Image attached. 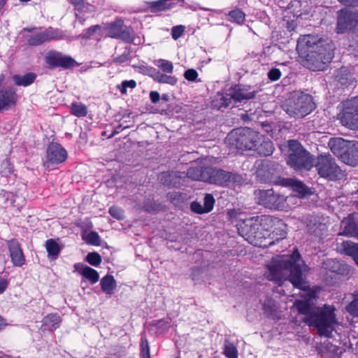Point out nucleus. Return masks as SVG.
I'll return each instance as SVG.
<instances>
[{
    "mask_svg": "<svg viewBox=\"0 0 358 358\" xmlns=\"http://www.w3.org/2000/svg\"><path fill=\"white\" fill-rule=\"evenodd\" d=\"M8 282L3 278L0 279V294H2L6 289Z\"/></svg>",
    "mask_w": 358,
    "mask_h": 358,
    "instance_id": "59",
    "label": "nucleus"
},
{
    "mask_svg": "<svg viewBox=\"0 0 358 358\" xmlns=\"http://www.w3.org/2000/svg\"><path fill=\"white\" fill-rule=\"evenodd\" d=\"M6 196L7 201H10V205L13 204V203L15 201V199L17 198L16 196H15L13 194L10 193V192L9 193H6Z\"/></svg>",
    "mask_w": 358,
    "mask_h": 358,
    "instance_id": "61",
    "label": "nucleus"
},
{
    "mask_svg": "<svg viewBox=\"0 0 358 358\" xmlns=\"http://www.w3.org/2000/svg\"><path fill=\"white\" fill-rule=\"evenodd\" d=\"M85 260L92 266H97L101 263V257L97 252H90L85 257Z\"/></svg>",
    "mask_w": 358,
    "mask_h": 358,
    "instance_id": "43",
    "label": "nucleus"
},
{
    "mask_svg": "<svg viewBox=\"0 0 358 358\" xmlns=\"http://www.w3.org/2000/svg\"><path fill=\"white\" fill-rule=\"evenodd\" d=\"M238 232L250 243L261 248H267L274 244V241L266 240V234L260 231L255 217L241 220L237 224Z\"/></svg>",
    "mask_w": 358,
    "mask_h": 358,
    "instance_id": "6",
    "label": "nucleus"
},
{
    "mask_svg": "<svg viewBox=\"0 0 358 358\" xmlns=\"http://www.w3.org/2000/svg\"><path fill=\"white\" fill-rule=\"evenodd\" d=\"M136 87V82L134 80H124L117 86L122 94H126L128 90H133Z\"/></svg>",
    "mask_w": 358,
    "mask_h": 358,
    "instance_id": "42",
    "label": "nucleus"
},
{
    "mask_svg": "<svg viewBox=\"0 0 358 358\" xmlns=\"http://www.w3.org/2000/svg\"><path fill=\"white\" fill-rule=\"evenodd\" d=\"M345 310L353 317H358V290L352 294V300L345 306Z\"/></svg>",
    "mask_w": 358,
    "mask_h": 358,
    "instance_id": "36",
    "label": "nucleus"
},
{
    "mask_svg": "<svg viewBox=\"0 0 358 358\" xmlns=\"http://www.w3.org/2000/svg\"><path fill=\"white\" fill-rule=\"evenodd\" d=\"M229 90L231 97L236 103L252 99L258 92L253 87L244 84L234 85L231 87Z\"/></svg>",
    "mask_w": 358,
    "mask_h": 358,
    "instance_id": "13",
    "label": "nucleus"
},
{
    "mask_svg": "<svg viewBox=\"0 0 358 358\" xmlns=\"http://www.w3.org/2000/svg\"><path fill=\"white\" fill-rule=\"evenodd\" d=\"M99 29L100 28L99 26H94V27H92L89 28L87 29L86 34H85L84 37H85V38L90 37L92 34V33L95 32V31L96 29Z\"/></svg>",
    "mask_w": 358,
    "mask_h": 358,
    "instance_id": "60",
    "label": "nucleus"
},
{
    "mask_svg": "<svg viewBox=\"0 0 358 358\" xmlns=\"http://www.w3.org/2000/svg\"><path fill=\"white\" fill-rule=\"evenodd\" d=\"M122 28L123 22L118 20L108 27V34L112 38H118L122 32Z\"/></svg>",
    "mask_w": 358,
    "mask_h": 358,
    "instance_id": "37",
    "label": "nucleus"
},
{
    "mask_svg": "<svg viewBox=\"0 0 358 358\" xmlns=\"http://www.w3.org/2000/svg\"><path fill=\"white\" fill-rule=\"evenodd\" d=\"M11 262L15 266H22L25 263V257L19 243L15 240L8 242Z\"/></svg>",
    "mask_w": 358,
    "mask_h": 358,
    "instance_id": "20",
    "label": "nucleus"
},
{
    "mask_svg": "<svg viewBox=\"0 0 358 358\" xmlns=\"http://www.w3.org/2000/svg\"><path fill=\"white\" fill-rule=\"evenodd\" d=\"M109 213L113 217L117 220H122L124 217L122 209L117 206L110 207L109 208Z\"/></svg>",
    "mask_w": 358,
    "mask_h": 358,
    "instance_id": "49",
    "label": "nucleus"
},
{
    "mask_svg": "<svg viewBox=\"0 0 358 358\" xmlns=\"http://www.w3.org/2000/svg\"><path fill=\"white\" fill-rule=\"evenodd\" d=\"M260 139L261 134L248 127L235 129L227 137L229 146L241 151L254 150Z\"/></svg>",
    "mask_w": 358,
    "mask_h": 358,
    "instance_id": "5",
    "label": "nucleus"
},
{
    "mask_svg": "<svg viewBox=\"0 0 358 358\" xmlns=\"http://www.w3.org/2000/svg\"><path fill=\"white\" fill-rule=\"evenodd\" d=\"M339 2L349 6H358V0H338Z\"/></svg>",
    "mask_w": 358,
    "mask_h": 358,
    "instance_id": "58",
    "label": "nucleus"
},
{
    "mask_svg": "<svg viewBox=\"0 0 358 358\" xmlns=\"http://www.w3.org/2000/svg\"><path fill=\"white\" fill-rule=\"evenodd\" d=\"M71 113L78 117H85L87 113V107L81 103H73L71 106Z\"/></svg>",
    "mask_w": 358,
    "mask_h": 358,
    "instance_id": "38",
    "label": "nucleus"
},
{
    "mask_svg": "<svg viewBox=\"0 0 358 358\" xmlns=\"http://www.w3.org/2000/svg\"><path fill=\"white\" fill-rule=\"evenodd\" d=\"M341 161L351 166L358 165V142L351 141L350 145L345 150Z\"/></svg>",
    "mask_w": 358,
    "mask_h": 358,
    "instance_id": "23",
    "label": "nucleus"
},
{
    "mask_svg": "<svg viewBox=\"0 0 358 358\" xmlns=\"http://www.w3.org/2000/svg\"><path fill=\"white\" fill-rule=\"evenodd\" d=\"M215 200L211 194H206L203 198V214L208 213L213 209Z\"/></svg>",
    "mask_w": 358,
    "mask_h": 358,
    "instance_id": "40",
    "label": "nucleus"
},
{
    "mask_svg": "<svg viewBox=\"0 0 358 358\" xmlns=\"http://www.w3.org/2000/svg\"><path fill=\"white\" fill-rule=\"evenodd\" d=\"M6 325V323L5 322L4 320L0 317V330H1Z\"/></svg>",
    "mask_w": 358,
    "mask_h": 358,
    "instance_id": "64",
    "label": "nucleus"
},
{
    "mask_svg": "<svg viewBox=\"0 0 358 358\" xmlns=\"http://www.w3.org/2000/svg\"><path fill=\"white\" fill-rule=\"evenodd\" d=\"M102 291L107 294H112L116 288V281L113 276L107 275L101 280Z\"/></svg>",
    "mask_w": 358,
    "mask_h": 358,
    "instance_id": "29",
    "label": "nucleus"
},
{
    "mask_svg": "<svg viewBox=\"0 0 358 358\" xmlns=\"http://www.w3.org/2000/svg\"><path fill=\"white\" fill-rule=\"evenodd\" d=\"M188 177L195 180H200L201 178V169L200 168H189L187 171Z\"/></svg>",
    "mask_w": 358,
    "mask_h": 358,
    "instance_id": "50",
    "label": "nucleus"
},
{
    "mask_svg": "<svg viewBox=\"0 0 358 358\" xmlns=\"http://www.w3.org/2000/svg\"><path fill=\"white\" fill-rule=\"evenodd\" d=\"M234 179L235 175L231 172L220 169L203 167V182L227 186Z\"/></svg>",
    "mask_w": 358,
    "mask_h": 358,
    "instance_id": "12",
    "label": "nucleus"
},
{
    "mask_svg": "<svg viewBox=\"0 0 358 358\" xmlns=\"http://www.w3.org/2000/svg\"><path fill=\"white\" fill-rule=\"evenodd\" d=\"M42 322L45 330L52 331L59 327L61 317L57 313L48 314L43 317Z\"/></svg>",
    "mask_w": 358,
    "mask_h": 358,
    "instance_id": "27",
    "label": "nucleus"
},
{
    "mask_svg": "<svg viewBox=\"0 0 358 358\" xmlns=\"http://www.w3.org/2000/svg\"><path fill=\"white\" fill-rule=\"evenodd\" d=\"M294 306L299 315H304L302 321L310 327H315L319 335L329 336L331 328L336 322V308L324 304L322 307L309 304L308 301H295Z\"/></svg>",
    "mask_w": 358,
    "mask_h": 358,
    "instance_id": "3",
    "label": "nucleus"
},
{
    "mask_svg": "<svg viewBox=\"0 0 358 358\" xmlns=\"http://www.w3.org/2000/svg\"><path fill=\"white\" fill-rule=\"evenodd\" d=\"M141 355L143 358H150V349L148 342L146 339H142L141 344Z\"/></svg>",
    "mask_w": 358,
    "mask_h": 358,
    "instance_id": "52",
    "label": "nucleus"
},
{
    "mask_svg": "<svg viewBox=\"0 0 358 358\" xmlns=\"http://www.w3.org/2000/svg\"><path fill=\"white\" fill-rule=\"evenodd\" d=\"M303 285H304V283L303 284L302 288H301V289L306 291V293L303 295L304 299L303 300L296 299V301H308V303L309 304H313L310 301H311V300L317 298V293L315 290H312L310 289L306 290L303 288Z\"/></svg>",
    "mask_w": 358,
    "mask_h": 358,
    "instance_id": "48",
    "label": "nucleus"
},
{
    "mask_svg": "<svg viewBox=\"0 0 358 358\" xmlns=\"http://www.w3.org/2000/svg\"><path fill=\"white\" fill-rule=\"evenodd\" d=\"M231 99V93L229 94H218L215 100L213 101V105L214 108L220 110L222 108H227L229 106Z\"/></svg>",
    "mask_w": 358,
    "mask_h": 358,
    "instance_id": "31",
    "label": "nucleus"
},
{
    "mask_svg": "<svg viewBox=\"0 0 358 358\" xmlns=\"http://www.w3.org/2000/svg\"><path fill=\"white\" fill-rule=\"evenodd\" d=\"M183 1L184 0H159L149 2L148 6L152 12H159L171 9L179 2Z\"/></svg>",
    "mask_w": 358,
    "mask_h": 358,
    "instance_id": "25",
    "label": "nucleus"
},
{
    "mask_svg": "<svg viewBox=\"0 0 358 358\" xmlns=\"http://www.w3.org/2000/svg\"><path fill=\"white\" fill-rule=\"evenodd\" d=\"M352 20L350 15H339L337 20L336 29L338 34H343L351 28Z\"/></svg>",
    "mask_w": 358,
    "mask_h": 358,
    "instance_id": "32",
    "label": "nucleus"
},
{
    "mask_svg": "<svg viewBox=\"0 0 358 358\" xmlns=\"http://www.w3.org/2000/svg\"><path fill=\"white\" fill-rule=\"evenodd\" d=\"M4 166L8 168V171H3L5 173V174L8 173H10L11 172V169L9 167L10 166V164L8 161H5L2 163V166Z\"/></svg>",
    "mask_w": 358,
    "mask_h": 358,
    "instance_id": "62",
    "label": "nucleus"
},
{
    "mask_svg": "<svg viewBox=\"0 0 358 358\" xmlns=\"http://www.w3.org/2000/svg\"><path fill=\"white\" fill-rule=\"evenodd\" d=\"M342 231L339 236L354 238L358 240V215L356 213H350L341 221Z\"/></svg>",
    "mask_w": 358,
    "mask_h": 358,
    "instance_id": "14",
    "label": "nucleus"
},
{
    "mask_svg": "<svg viewBox=\"0 0 358 358\" xmlns=\"http://www.w3.org/2000/svg\"><path fill=\"white\" fill-rule=\"evenodd\" d=\"M303 261L296 248L290 255H278L273 257L267 264L266 278L270 281L280 283L285 280L289 272L288 280L294 287L302 288L303 284Z\"/></svg>",
    "mask_w": 358,
    "mask_h": 358,
    "instance_id": "2",
    "label": "nucleus"
},
{
    "mask_svg": "<svg viewBox=\"0 0 358 358\" xmlns=\"http://www.w3.org/2000/svg\"><path fill=\"white\" fill-rule=\"evenodd\" d=\"M196 271L198 272V274L196 273L195 271H193L192 273V279L194 280H196V279H199V269H198Z\"/></svg>",
    "mask_w": 358,
    "mask_h": 358,
    "instance_id": "63",
    "label": "nucleus"
},
{
    "mask_svg": "<svg viewBox=\"0 0 358 358\" xmlns=\"http://www.w3.org/2000/svg\"><path fill=\"white\" fill-rule=\"evenodd\" d=\"M13 78L17 85L28 86L34 81L36 76L34 73H29L24 76L15 75Z\"/></svg>",
    "mask_w": 358,
    "mask_h": 358,
    "instance_id": "33",
    "label": "nucleus"
},
{
    "mask_svg": "<svg viewBox=\"0 0 358 358\" xmlns=\"http://www.w3.org/2000/svg\"><path fill=\"white\" fill-rule=\"evenodd\" d=\"M184 32V27L182 26H176L173 27L171 31L172 37L176 40L180 38Z\"/></svg>",
    "mask_w": 358,
    "mask_h": 358,
    "instance_id": "54",
    "label": "nucleus"
},
{
    "mask_svg": "<svg viewBox=\"0 0 358 358\" xmlns=\"http://www.w3.org/2000/svg\"><path fill=\"white\" fill-rule=\"evenodd\" d=\"M339 251L353 259L358 254V243L350 240L343 241L339 246Z\"/></svg>",
    "mask_w": 358,
    "mask_h": 358,
    "instance_id": "28",
    "label": "nucleus"
},
{
    "mask_svg": "<svg viewBox=\"0 0 358 358\" xmlns=\"http://www.w3.org/2000/svg\"><path fill=\"white\" fill-rule=\"evenodd\" d=\"M223 352L228 358H238V350L234 343L226 342Z\"/></svg>",
    "mask_w": 358,
    "mask_h": 358,
    "instance_id": "41",
    "label": "nucleus"
},
{
    "mask_svg": "<svg viewBox=\"0 0 358 358\" xmlns=\"http://www.w3.org/2000/svg\"><path fill=\"white\" fill-rule=\"evenodd\" d=\"M67 158V152L64 148L57 143H51L47 150V161L45 165L57 164L64 162Z\"/></svg>",
    "mask_w": 358,
    "mask_h": 358,
    "instance_id": "15",
    "label": "nucleus"
},
{
    "mask_svg": "<svg viewBox=\"0 0 358 358\" xmlns=\"http://www.w3.org/2000/svg\"><path fill=\"white\" fill-rule=\"evenodd\" d=\"M150 98L152 103H156L159 101V94L156 91H152L150 93Z\"/></svg>",
    "mask_w": 358,
    "mask_h": 358,
    "instance_id": "56",
    "label": "nucleus"
},
{
    "mask_svg": "<svg viewBox=\"0 0 358 358\" xmlns=\"http://www.w3.org/2000/svg\"><path fill=\"white\" fill-rule=\"evenodd\" d=\"M351 141L343 138H331L329 141L328 146L332 153L341 160L345 150L350 145Z\"/></svg>",
    "mask_w": 358,
    "mask_h": 358,
    "instance_id": "21",
    "label": "nucleus"
},
{
    "mask_svg": "<svg viewBox=\"0 0 358 358\" xmlns=\"http://www.w3.org/2000/svg\"><path fill=\"white\" fill-rule=\"evenodd\" d=\"M78 10H83L85 8V0H69Z\"/></svg>",
    "mask_w": 358,
    "mask_h": 358,
    "instance_id": "55",
    "label": "nucleus"
},
{
    "mask_svg": "<svg viewBox=\"0 0 358 358\" xmlns=\"http://www.w3.org/2000/svg\"><path fill=\"white\" fill-rule=\"evenodd\" d=\"M255 195L257 203L271 210H283L288 207L287 196L273 189H259Z\"/></svg>",
    "mask_w": 358,
    "mask_h": 358,
    "instance_id": "10",
    "label": "nucleus"
},
{
    "mask_svg": "<svg viewBox=\"0 0 358 358\" xmlns=\"http://www.w3.org/2000/svg\"><path fill=\"white\" fill-rule=\"evenodd\" d=\"M184 76L187 80L193 82L196 80L199 74L194 69H189L185 72Z\"/></svg>",
    "mask_w": 358,
    "mask_h": 358,
    "instance_id": "53",
    "label": "nucleus"
},
{
    "mask_svg": "<svg viewBox=\"0 0 358 358\" xmlns=\"http://www.w3.org/2000/svg\"><path fill=\"white\" fill-rule=\"evenodd\" d=\"M84 240L85 241L86 243L91 245H100V237L99 234L94 231H92L86 234L85 236L84 237Z\"/></svg>",
    "mask_w": 358,
    "mask_h": 358,
    "instance_id": "44",
    "label": "nucleus"
},
{
    "mask_svg": "<svg viewBox=\"0 0 358 358\" xmlns=\"http://www.w3.org/2000/svg\"><path fill=\"white\" fill-rule=\"evenodd\" d=\"M155 80L158 83H166L171 85H174L177 83V79L174 76L165 74H159V76L156 77Z\"/></svg>",
    "mask_w": 358,
    "mask_h": 358,
    "instance_id": "45",
    "label": "nucleus"
},
{
    "mask_svg": "<svg viewBox=\"0 0 358 358\" xmlns=\"http://www.w3.org/2000/svg\"><path fill=\"white\" fill-rule=\"evenodd\" d=\"M273 182L285 187H292L293 191L296 192L299 197H303L308 194V187L303 182L299 180L279 178L278 180Z\"/></svg>",
    "mask_w": 358,
    "mask_h": 358,
    "instance_id": "19",
    "label": "nucleus"
},
{
    "mask_svg": "<svg viewBox=\"0 0 358 358\" xmlns=\"http://www.w3.org/2000/svg\"><path fill=\"white\" fill-rule=\"evenodd\" d=\"M228 20L233 23L242 24L245 20V14L241 9L236 8L229 13Z\"/></svg>",
    "mask_w": 358,
    "mask_h": 358,
    "instance_id": "34",
    "label": "nucleus"
},
{
    "mask_svg": "<svg viewBox=\"0 0 358 358\" xmlns=\"http://www.w3.org/2000/svg\"><path fill=\"white\" fill-rule=\"evenodd\" d=\"M337 119L348 129L358 130V96L343 101Z\"/></svg>",
    "mask_w": 358,
    "mask_h": 358,
    "instance_id": "9",
    "label": "nucleus"
},
{
    "mask_svg": "<svg viewBox=\"0 0 358 358\" xmlns=\"http://www.w3.org/2000/svg\"><path fill=\"white\" fill-rule=\"evenodd\" d=\"M335 78L343 86H350L356 82L353 73L345 66H342L336 71Z\"/></svg>",
    "mask_w": 358,
    "mask_h": 358,
    "instance_id": "24",
    "label": "nucleus"
},
{
    "mask_svg": "<svg viewBox=\"0 0 358 358\" xmlns=\"http://www.w3.org/2000/svg\"><path fill=\"white\" fill-rule=\"evenodd\" d=\"M264 313L268 317L274 319L277 313V307L275 301L268 299L262 305Z\"/></svg>",
    "mask_w": 358,
    "mask_h": 358,
    "instance_id": "35",
    "label": "nucleus"
},
{
    "mask_svg": "<svg viewBox=\"0 0 358 358\" xmlns=\"http://www.w3.org/2000/svg\"><path fill=\"white\" fill-rule=\"evenodd\" d=\"M326 348L332 354L333 357L341 358L343 353V350L340 347L334 345L331 343L327 344Z\"/></svg>",
    "mask_w": 358,
    "mask_h": 358,
    "instance_id": "47",
    "label": "nucleus"
},
{
    "mask_svg": "<svg viewBox=\"0 0 358 358\" xmlns=\"http://www.w3.org/2000/svg\"><path fill=\"white\" fill-rule=\"evenodd\" d=\"M315 167L318 175L331 181L341 180L346 177L336 159L330 154H321L317 156Z\"/></svg>",
    "mask_w": 358,
    "mask_h": 358,
    "instance_id": "8",
    "label": "nucleus"
},
{
    "mask_svg": "<svg viewBox=\"0 0 358 358\" xmlns=\"http://www.w3.org/2000/svg\"><path fill=\"white\" fill-rule=\"evenodd\" d=\"M17 101V95L12 88L0 90V111L7 110L15 106Z\"/></svg>",
    "mask_w": 358,
    "mask_h": 358,
    "instance_id": "18",
    "label": "nucleus"
},
{
    "mask_svg": "<svg viewBox=\"0 0 358 358\" xmlns=\"http://www.w3.org/2000/svg\"><path fill=\"white\" fill-rule=\"evenodd\" d=\"M255 218L257 219L260 231L264 234L265 232L267 234L273 227H277L268 234L272 236L271 239L275 238V241H279L286 237V224L281 219L268 215L255 216Z\"/></svg>",
    "mask_w": 358,
    "mask_h": 358,
    "instance_id": "11",
    "label": "nucleus"
},
{
    "mask_svg": "<svg viewBox=\"0 0 358 358\" xmlns=\"http://www.w3.org/2000/svg\"><path fill=\"white\" fill-rule=\"evenodd\" d=\"M273 144L271 140L266 138L263 135H261L259 143L255 148V150L259 155L269 156L273 152Z\"/></svg>",
    "mask_w": 358,
    "mask_h": 358,
    "instance_id": "26",
    "label": "nucleus"
},
{
    "mask_svg": "<svg viewBox=\"0 0 358 358\" xmlns=\"http://www.w3.org/2000/svg\"><path fill=\"white\" fill-rule=\"evenodd\" d=\"M289 155L287 164L295 171H309L313 166V158L296 140L288 141Z\"/></svg>",
    "mask_w": 358,
    "mask_h": 358,
    "instance_id": "7",
    "label": "nucleus"
},
{
    "mask_svg": "<svg viewBox=\"0 0 358 358\" xmlns=\"http://www.w3.org/2000/svg\"><path fill=\"white\" fill-rule=\"evenodd\" d=\"M282 108L290 117L303 118L315 108V104L311 95L295 92L285 100Z\"/></svg>",
    "mask_w": 358,
    "mask_h": 358,
    "instance_id": "4",
    "label": "nucleus"
},
{
    "mask_svg": "<svg viewBox=\"0 0 358 358\" xmlns=\"http://www.w3.org/2000/svg\"><path fill=\"white\" fill-rule=\"evenodd\" d=\"M45 248L48 252V257L51 260L56 259L61 250V248L58 243L53 239H48L46 241Z\"/></svg>",
    "mask_w": 358,
    "mask_h": 358,
    "instance_id": "30",
    "label": "nucleus"
},
{
    "mask_svg": "<svg viewBox=\"0 0 358 358\" xmlns=\"http://www.w3.org/2000/svg\"><path fill=\"white\" fill-rule=\"evenodd\" d=\"M281 71L279 69L273 68L268 72V78L271 81H277L281 77Z\"/></svg>",
    "mask_w": 358,
    "mask_h": 358,
    "instance_id": "51",
    "label": "nucleus"
},
{
    "mask_svg": "<svg viewBox=\"0 0 358 358\" xmlns=\"http://www.w3.org/2000/svg\"><path fill=\"white\" fill-rule=\"evenodd\" d=\"M335 45L328 38H318L313 35L299 38L296 50L303 58V66L313 71H324L334 55Z\"/></svg>",
    "mask_w": 358,
    "mask_h": 358,
    "instance_id": "1",
    "label": "nucleus"
},
{
    "mask_svg": "<svg viewBox=\"0 0 358 358\" xmlns=\"http://www.w3.org/2000/svg\"><path fill=\"white\" fill-rule=\"evenodd\" d=\"M45 62L50 67L69 68L75 64L73 59L57 52H50L45 57Z\"/></svg>",
    "mask_w": 358,
    "mask_h": 358,
    "instance_id": "16",
    "label": "nucleus"
},
{
    "mask_svg": "<svg viewBox=\"0 0 358 358\" xmlns=\"http://www.w3.org/2000/svg\"><path fill=\"white\" fill-rule=\"evenodd\" d=\"M191 210L199 214H201V206L196 202H192L191 203Z\"/></svg>",
    "mask_w": 358,
    "mask_h": 358,
    "instance_id": "57",
    "label": "nucleus"
},
{
    "mask_svg": "<svg viewBox=\"0 0 358 358\" xmlns=\"http://www.w3.org/2000/svg\"><path fill=\"white\" fill-rule=\"evenodd\" d=\"M62 34L57 29L49 28L43 32L32 36L28 41L31 45H38L49 40H55L62 38Z\"/></svg>",
    "mask_w": 358,
    "mask_h": 358,
    "instance_id": "17",
    "label": "nucleus"
},
{
    "mask_svg": "<svg viewBox=\"0 0 358 358\" xmlns=\"http://www.w3.org/2000/svg\"><path fill=\"white\" fill-rule=\"evenodd\" d=\"M153 325L159 333H162L168 330L171 326L170 321L169 320H161L155 322Z\"/></svg>",
    "mask_w": 358,
    "mask_h": 358,
    "instance_id": "46",
    "label": "nucleus"
},
{
    "mask_svg": "<svg viewBox=\"0 0 358 358\" xmlns=\"http://www.w3.org/2000/svg\"><path fill=\"white\" fill-rule=\"evenodd\" d=\"M155 64L164 73H171L173 71V63L169 60L159 59L155 61Z\"/></svg>",
    "mask_w": 358,
    "mask_h": 358,
    "instance_id": "39",
    "label": "nucleus"
},
{
    "mask_svg": "<svg viewBox=\"0 0 358 358\" xmlns=\"http://www.w3.org/2000/svg\"><path fill=\"white\" fill-rule=\"evenodd\" d=\"M74 272H77L83 275L85 279L89 280L91 284H95L99 281V274L94 268L83 264L76 263L73 266Z\"/></svg>",
    "mask_w": 358,
    "mask_h": 358,
    "instance_id": "22",
    "label": "nucleus"
}]
</instances>
